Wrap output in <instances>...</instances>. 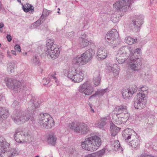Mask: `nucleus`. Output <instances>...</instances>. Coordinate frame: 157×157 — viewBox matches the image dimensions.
Masks as SVG:
<instances>
[{
	"label": "nucleus",
	"instance_id": "1",
	"mask_svg": "<svg viewBox=\"0 0 157 157\" xmlns=\"http://www.w3.org/2000/svg\"><path fill=\"white\" fill-rule=\"evenodd\" d=\"M40 101L38 98L33 97L28 103V113H26L19 109L14 111L11 117L13 121L18 124H23L29 119L34 121V112L39 108Z\"/></svg>",
	"mask_w": 157,
	"mask_h": 157
},
{
	"label": "nucleus",
	"instance_id": "2",
	"mask_svg": "<svg viewBox=\"0 0 157 157\" xmlns=\"http://www.w3.org/2000/svg\"><path fill=\"white\" fill-rule=\"evenodd\" d=\"M101 145V139L95 135L86 138L85 141L82 143L81 146L83 149L92 151L96 150Z\"/></svg>",
	"mask_w": 157,
	"mask_h": 157
},
{
	"label": "nucleus",
	"instance_id": "3",
	"mask_svg": "<svg viewBox=\"0 0 157 157\" xmlns=\"http://www.w3.org/2000/svg\"><path fill=\"white\" fill-rule=\"evenodd\" d=\"M38 120V125L42 128H50L55 125L53 118L48 113H41L39 115Z\"/></svg>",
	"mask_w": 157,
	"mask_h": 157
},
{
	"label": "nucleus",
	"instance_id": "4",
	"mask_svg": "<svg viewBox=\"0 0 157 157\" xmlns=\"http://www.w3.org/2000/svg\"><path fill=\"white\" fill-rule=\"evenodd\" d=\"M68 126L75 132L80 133L82 134H86L90 131L88 125L83 122L81 123L76 121L72 122L70 123Z\"/></svg>",
	"mask_w": 157,
	"mask_h": 157
},
{
	"label": "nucleus",
	"instance_id": "5",
	"mask_svg": "<svg viewBox=\"0 0 157 157\" xmlns=\"http://www.w3.org/2000/svg\"><path fill=\"white\" fill-rule=\"evenodd\" d=\"M5 81H6V83L7 87L14 92H19L21 90H23L25 87L23 82L16 79L6 78Z\"/></svg>",
	"mask_w": 157,
	"mask_h": 157
},
{
	"label": "nucleus",
	"instance_id": "6",
	"mask_svg": "<svg viewBox=\"0 0 157 157\" xmlns=\"http://www.w3.org/2000/svg\"><path fill=\"white\" fill-rule=\"evenodd\" d=\"M84 71L80 69H77L74 71H69L67 72V77L73 82L79 83L82 82L84 78Z\"/></svg>",
	"mask_w": 157,
	"mask_h": 157
},
{
	"label": "nucleus",
	"instance_id": "7",
	"mask_svg": "<svg viewBox=\"0 0 157 157\" xmlns=\"http://www.w3.org/2000/svg\"><path fill=\"white\" fill-rule=\"evenodd\" d=\"M134 0H118L113 4V8L118 10H122L126 12L131 9V6Z\"/></svg>",
	"mask_w": 157,
	"mask_h": 157
},
{
	"label": "nucleus",
	"instance_id": "8",
	"mask_svg": "<svg viewBox=\"0 0 157 157\" xmlns=\"http://www.w3.org/2000/svg\"><path fill=\"white\" fill-rule=\"evenodd\" d=\"M147 96L144 93L138 94L134 100V106L136 109H142L145 107L147 102Z\"/></svg>",
	"mask_w": 157,
	"mask_h": 157
},
{
	"label": "nucleus",
	"instance_id": "9",
	"mask_svg": "<svg viewBox=\"0 0 157 157\" xmlns=\"http://www.w3.org/2000/svg\"><path fill=\"white\" fill-rule=\"evenodd\" d=\"M129 52H130V50L128 46L123 47L119 49L116 56V59L119 63L122 64L126 60L128 61L129 60V56L127 58V56H124V55H125V54L127 55Z\"/></svg>",
	"mask_w": 157,
	"mask_h": 157
},
{
	"label": "nucleus",
	"instance_id": "10",
	"mask_svg": "<svg viewBox=\"0 0 157 157\" xmlns=\"http://www.w3.org/2000/svg\"><path fill=\"white\" fill-rule=\"evenodd\" d=\"M79 90L80 92L89 95L92 94L94 90L90 82L87 81L80 86Z\"/></svg>",
	"mask_w": 157,
	"mask_h": 157
},
{
	"label": "nucleus",
	"instance_id": "11",
	"mask_svg": "<svg viewBox=\"0 0 157 157\" xmlns=\"http://www.w3.org/2000/svg\"><path fill=\"white\" fill-rule=\"evenodd\" d=\"M118 37V33L116 29H114L106 35L105 39L108 43L114 45H115V47L117 45L115 44L116 41L117 40Z\"/></svg>",
	"mask_w": 157,
	"mask_h": 157
},
{
	"label": "nucleus",
	"instance_id": "12",
	"mask_svg": "<svg viewBox=\"0 0 157 157\" xmlns=\"http://www.w3.org/2000/svg\"><path fill=\"white\" fill-rule=\"evenodd\" d=\"M0 156L3 157L4 153L9 149L10 144L5 138L0 137Z\"/></svg>",
	"mask_w": 157,
	"mask_h": 157
},
{
	"label": "nucleus",
	"instance_id": "13",
	"mask_svg": "<svg viewBox=\"0 0 157 157\" xmlns=\"http://www.w3.org/2000/svg\"><path fill=\"white\" fill-rule=\"evenodd\" d=\"M122 135L125 141L128 142L130 139L135 137L136 134L132 129L128 128L122 132Z\"/></svg>",
	"mask_w": 157,
	"mask_h": 157
},
{
	"label": "nucleus",
	"instance_id": "14",
	"mask_svg": "<svg viewBox=\"0 0 157 157\" xmlns=\"http://www.w3.org/2000/svg\"><path fill=\"white\" fill-rule=\"evenodd\" d=\"M84 55L82 54L80 56H75L72 60L73 63L78 65H82L87 63L88 62Z\"/></svg>",
	"mask_w": 157,
	"mask_h": 157
},
{
	"label": "nucleus",
	"instance_id": "15",
	"mask_svg": "<svg viewBox=\"0 0 157 157\" xmlns=\"http://www.w3.org/2000/svg\"><path fill=\"white\" fill-rule=\"evenodd\" d=\"M143 24V21L140 17H138L135 19L133 23L131 24L132 30L136 32H139L141 25Z\"/></svg>",
	"mask_w": 157,
	"mask_h": 157
},
{
	"label": "nucleus",
	"instance_id": "16",
	"mask_svg": "<svg viewBox=\"0 0 157 157\" xmlns=\"http://www.w3.org/2000/svg\"><path fill=\"white\" fill-rule=\"evenodd\" d=\"M59 49L56 47L50 49L48 51H46V54L47 56H50L52 59H54L57 58L60 54Z\"/></svg>",
	"mask_w": 157,
	"mask_h": 157
},
{
	"label": "nucleus",
	"instance_id": "17",
	"mask_svg": "<svg viewBox=\"0 0 157 157\" xmlns=\"http://www.w3.org/2000/svg\"><path fill=\"white\" fill-rule=\"evenodd\" d=\"M114 111L116 112L117 116L121 114L126 115V116H129L128 113L127 107L124 105L116 106L114 109Z\"/></svg>",
	"mask_w": 157,
	"mask_h": 157
},
{
	"label": "nucleus",
	"instance_id": "18",
	"mask_svg": "<svg viewBox=\"0 0 157 157\" xmlns=\"http://www.w3.org/2000/svg\"><path fill=\"white\" fill-rule=\"evenodd\" d=\"M132 64H130V68L134 71H138L141 68V62L140 59H136L133 61L130 60Z\"/></svg>",
	"mask_w": 157,
	"mask_h": 157
},
{
	"label": "nucleus",
	"instance_id": "19",
	"mask_svg": "<svg viewBox=\"0 0 157 157\" xmlns=\"http://www.w3.org/2000/svg\"><path fill=\"white\" fill-rule=\"evenodd\" d=\"M132 139V140L129 143V145L136 149H138L140 146V140L139 137L136 134L135 137Z\"/></svg>",
	"mask_w": 157,
	"mask_h": 157
},
{
	"label": "nucleus",
	"instance_id": "20",
	"mask_svg": "<svg viewBox=\"0 0 157 157\" xmlns=\"http://www.w3.org/2000/svg\"><path fill=\"white\" fill-rule=\"evenodd\" d=\"M47 141L49 144L55 146L57 138L53 132L48 133L47 136Z\"/></svg>",
	"mask_w": 157,
	"mask_h": 157
},
{
	"label": "nucleus",
	"instance_id": "21",
	"mask_svg": "<svg viewBox=\"0 0 157 157\" xmlns=\"http://www.w3.org/2000/svg\"><path fill=\"white\" fill-rule=\"evenodd\" d=\"M22 132H21L19 128H17L15 131L14 135V138L15 140L17 143H21L23 140Z\"/></svg>",
	"mask_w": 157,
	"mask_h": 157
},
{
	"label": "nucleus",
	"instance_id": "22",
	"mask_svg": "<svg viewBox=\"0 0 157 157\" xmlns=\"http://www.w3.org/2000/svg\"><path fill=\"white\" fill-rule=\"evenodd\" d=\"M97 56L101 59H105L107 56V51L103 47H100L99 48L97 52Z\"/></svg>",
	"mask_w": 157,
	"mask_h": 157
},
{
	"label": "nucleus",
	"instance_id": "23",
	"mask_svg": "<svg viewBox=\"0 0 157 157\" xmlns=\"http://www.w3.org/2000/svg\"><path fill=\"white\" fill-rule=\"evenodd\" d=\"M101 79L99 72L98 71H95L94 73L93 79L94 85L96 86H98L100 84Z\"/></svg>",
	"mask_w": 157,
	"mask_h": 157
},
{
	"label": "nucleus",
	"instance_id": "24",
	"mask_svg": "<svg viewBox=\"0 0 157 157\" xmlns=\"http://www.w3.org/2000/svg\"><path fill=\"white\" fill-rule=\"evenodd\" d=\"M105 149L104 148L99 151L88 154L85 157H101L105 152Z\"/></svg>",
	"mask_w": 157,
	"mask_h": 157
},
{
	"label": "nucleus",
	"instance_id": "25",
	"mask_svg": "<svg viewBox=\"0 0 157 157\" xmlns=\"http://www.w3.org/2000/svg\"><path fill=\"white\" fill-rule=\"evenodd\" d=\"M129 116H126L124 115V117L123 115L121 116L118 117L115 120V123L117 124H121L125 123L128 119Z\"/></svg>",
	"mask_w": 157,
	"mask_h": 157
},
{
	"label": "nucleus",
	"instance_id": "26",
	"mask_svg": "<svg viewBox=\"0 0 157 157\" xmlns=\"http://www.w3.org/2000/svg\"><path fill=\"white\" fill-rule=\"evenodd\" d=\"M84 54L85 57L86 58V60L87 62L89 59L92 58L94 55V51L91 48H90L87 50L85 52L83 53Z\"/></svg>",
	"mask_w": 157,
	"mask_h": 157
},
{
	"label": "nucleus",
	"instance_id": "27",
	"mask_svg": "<svg viewBox=\"0 0 157 157\" xmlns=\"http://www.w3.org/2000/svg\"><path fill=\"white\" fill-rule=\"evenodd\" d=\"M54 39L47 38L46 44V51H48L56 47L54 44Z\"/></svg>",
	"mask_w": 157,
	"mask_h": 157
},
{
	"label": "nucleus",
	"instance_id": "28",
	"mask_svg": "<svg viewBox=\"0 0 157 157\" xmlns=\"http://www.w3.org/2000/svg\"><path fill=\"white\" fill-rule=\"evenodd\" d=\"M123 97L125 99H129L132 97L133 94L131 91L128 89H124L122 93Z\"/></svg>",
	"mask_w": 157,
	"mask_h": 157
},
{
	"label": "nucleus",
	"instance_id": "29",
	"mask_svg": "<svg viewBox=\"0 0 157 157\" xmlns=\"http://www.w3.org/2000/svg\"><path fill=\"white\" fill-rule=\"evenodd\" d=\"M120 129V128L115 126L113 123L111 124L110 127V130L112 136H116L119 132Z\"/></svg>",
	"mask_w": 157,
	"mask_h": 157
},
{
	"label": "nucleus",
	"instance_id": "30",
	"mask_svg": "<svg viewBox=\"0 0 157 157\" xmlns=\"http://www.w3.org/2000/svg\"><path fill=\"white\" fill-rule=\"evenodd\" d=\"M17 151L14 148H12L10 150H7V151L4 153V156H6V157H13L17 154Z\"/></svg>",
	"mask_w": 157,
	"mask_h": 157
},
{
	"label": "nucleus",
	"instance_id": "31",
	"mask_svg": "<svg viewBox=\"0 0 157 157\" xmlns=\"http://www.w3.org/2000/svg\"><path fill=\"white\" fill-rule=\"evenodd\" d=\"M108 88H106L104 89L98 90L95 92L94 94L90 96L89 99H91L93 97L97 95L103 96L106 92L108 91Z\"/></svg>",
	"mask_w": 157,
	"mask_h": 157
},
{
	"label": "nucleus",
	"instance_id": "32",
	"mask_svg": "<svg viewBox=\"0 0 157 157\" xmlns=\"http://www.w3.org/2000/svg\"><path fill=\"white\" fill-rule=\"evenodd\" d=\"M140 50V48H137L135 50L134 52L132 55L129 56V60L133 61L136 59H140L139 58L138 55L139 54V52Z\"/></svg>",
	"mask_w": 157,
	"mask_h": 157
},
{
	"label": "nucleus",
	"instance_id": "33",
	"mask_svg": "<svg viewBox=\"0 0 157 157\" xmlns=\"http://www.w3.org/2000/svg\"><path fill=\"white\" fill-rule=\"evenodd\" d=\"M107 117H104L100 119L97 124V126L100 128H103L106 124Z\"/></svg>",
	"mask_w": 157,
	"mask_h": 157
},
{
	"label": "nucleus",
	"instance_id": "34",
	"mask_svg": "<svg viewBox=\"0 0 157 157\" xmlns=\"http://www.w3.org/2000/svg\"><path fill=\"white\" fill-rule=\"evenodd\" d=\"M21 4L22 5V8L24 12H27L31 11L32 13L34 12V7L30 4L27 3L26 8H25L22 4Z\"/></svg>",
	"mask_w": 157,
	"mask_h": 157
},
{
	"label": "nucleus",
	"instance_id": "35",
	"mask_svg": "<svg viewBox=\"0 0 157 157\" xmlns=\"http://www.w3.org/2000/svg\"><path fill=\"white\" fill-rule=\"evenodd\" d=\"M0 117L2 118H6L9 115L8 110L5 108H2V111H1Z\"/></svg>",
	"mask_w": 157,
	"mask_h": 157
},
{
	"label": "nucleus",
	"instance_id": "36",
	"mask_svg": "<svg viewBox=\"0 0 157 157\" xmlns=\"http://www.w3.org/2000/svg\"><path fill=\"white\" fill-rule=\"evenodd\" d=\"M79 44L81 48H84L87 46L89 44V42L88 40L86 39L81 40H79Z\"/></svg>",
	"mask_w": 157,
	"mask_h": 157
},
{
	"label": "nucleus",
	"instance_id": "37",
	"mask_svg": "<svg viewBox=\"0 0 157 157\" xmlns=\"http://www.w3.org/2000/svg\"><path fill=\"white\" fill-rule=\"evenodd\" d=\"M119 68L117 64H114L111 70L113 72V75L115 77L117 76L119 73Z\"/></svg>",
	"mask_w": 157,
	"mask_h": 157
},
{
	"label": "nucleus",
	"instance_id": "38",
	"mask_svg": "<svg viewBox=\"0 0 157 157\" xmlns=\"http://www.w3.org/2000/svg\"><path fill=\"white\" fill-rule=\"evenodd\" d=\"M15 64L13 62L9 63L7 65V70L10 73L12 72V70L14 69Z\"/></svg>",
	"mask_w": 157,
	"mask_h": 157
},
{
	"label": "nucleus",
	"instance_id": "39",
	"mask_svg": "<svg viewBox=\"0 0 157 157\" xmlns=\"http://www.w3.org/2000/svg\"><path fill=\"white\" fill-rule=\"evenodd\" d=\"M50 78H49V77H48L47 78H44L43 80V82H45L43 83V85L45 86H50L51 85V84H50Z\"/></svg>",
	"mask_w": 157,
	"mask_h": 157
},
{
	"label": "nucleus",
	"instance_id": "40",
	"mask_svg": "<svg viewBox=\"0 0 157 157\" xmlns=\"http://www.w3.org/2000/svg\"><path fill=\"white\" fill-rule=\"evenodd\" d=\"M32 62L35 65H38L40 66V63L39 59L37 56H35L33 58Z\"/></svg>",
	"mask_w": 157,
	"mask_h": 157
},
{
	"label": "nucleus",
	"instance_id": "41",
	"mask_svg": "<svg viewBox=\"0 0 157 157\" xmlns=\"http://www.w3.org/2000/svg\"><path fill=\"white\" fill-rule=\"evenodd\" d=\"M134 39L130 36L125 38V41L126 43L128 44H133Z\"/></svg>",
	"mask_w": 157,
	"mask_h": 157
},
{
	"label": "nucleus",
	"instance_id": "42",
	"mask_svg": "<svg viewBox=\"0 0 157 157\" xmlns=\"http://www.w3.org/2000/svg\"><path fill=\"white\" fill-rule=\"evenodd\" d=\"M51 12V11L47 10L45 9H43L42 14L45 16V19L48 16Z\"/></svg>",
	"mask_w": 157,
	"mask_h": 157
},
{
	"label": "nucleus",
	"instance_id": "43",
	"mask_svg": "<svg viewBox=\"0 0 157 157\" xmlns=\"http://www.w3.org/2000/svg\"><path fill=\"white\" fill-rule=\"evenodd\" d=\"M128 89L130 91H131L132 94H133L137 91V87L136 85H134L131 87L128 88Z\"/></svg>",
	"mask_w": 157,
	"mask_h": 157
},
{
	"label": "nucleus",
	"instance_id": "44",
	"mask_svg": "<svg viewBox=\"0 0 157 157\" xmlns=\"http://www.w3.org/2000/svg\"><path fill=\"white\" fill-rule=\"evenodd\" d=\"M43 21H42L40 19L36 21L33 23L32 25L34 28L40 25L43 22Z\"/></svg>",
	"mask_w": 157,
	"mask_h": 157
},
{
	"label": "nucleus",
	"instance_id": "45",
	"mask_svg": "<svg viewBox=\"0 0 157 157\" xmlns=\"http://www.w3.org/2000/svg\"><path fill=\"white\" fill-rule=\"evenodd\" d=\"M75 35V33L73 31H72L71 32L68 33L67 34V36L70 39H73L74 38Z\"/></svg>",
	"mask_w": 157,
	"mask_h": 157
},
{
	"label": "nucleus",
	"instance_id": "46",
	"mask_svg": "<svg viewBox=\"0 0 157 157\" xmlns=\"http://www.w3.org/2000/svg\"><path fill=\"white\" fill-rule=\"evenodd\" d=\"M113 145V147L115 148L118 149L120 147L119 142L118 140L114 141Z\"/></svg>",
	"mask_w": 157,
	"mask_h": 157
},
{
	"label": "nucleus",
	"instance_id": "47",
	"mask_svg": "<svg viewBox=\"0 0 157 157\" xmlns=\"http://www.w3.org/2000/svg\"><path fill=\"white\" fill-rule=\"evenodd\" d=\"M140 90L141 91L143 92H145L147 90V87H144V86H141L140 88Z\"/></svg>",
	"mask_w": 157,
	"mask_h": 157
},
{
	"label": "nucleus",
	"instance_id": "48",
	"mask_svg": "<svg viewBox=\"0 0 157 157\" xmlns=\"http://www.w3.org/2000/svg\"><path fill=\"white\" fill-rule=\"evenodd\" d=\"M14 49L17 51L20 52L21 51V49L20 46L18 44H16L14 47Z\"/></svg>",
	"mask_w": 157,
	"mask_h": 157
},
{
	"label": "nucleus",
	"instance_id": "49",
	"mask_svg": "<svg viewBox=\"0 0 157 157\" xmlns=\"http://www.w3.org/2000/svg\"><path fill=\"white\" fill-rule=\"evenodd\" d=\"M86 34H84L81 35V37H79L78 40H81L86 39Z\"/></svg>",
	"mask_w": 157,
	"mask_h": 157
},
{
	"label": "nucleus",
	"instance_id": "50",
	"mask_svg": "<svg viewBox=\"0 0 157 157\" xmlns=\"http://www.w3.org/2000/svg\"><path fill=\"white\" fill-rule=\"evenodd\" d=\"M6 38L7 39V40L8 41L10 42L12 40V38L11 37V36L10 35H7L6 36Z\"/></svg>",
	"mask_w": 157,
	"mask_h": 157
},
{
	"label": "nucleus",
	"instance_id": "51",
	"mask_svg": "<svg viewBox=\"0 0 157 157\" xmlns=\"http://www.w3.org/2000/svg\"><path fill=\"white\" fill-rule=\"evenodd\" d=\"M50 79H54L55 81V82H57V78H56V77L53 75H51V76H50Z\"/></svg>",
	"mask_w": 157,
	"mask_h": 157
},
{
	"label": "nucleus",
	"instance_id": "52",
	"mask_svg": "<svg viewBox=\"0 0 157 157\" xmlns=\"http://www.w3.org/2000/svg\"><path fill=\"white\" fill-rule=\"evenodd\" d=\"M89 106L90 108V109H91V112H92L93 113H94V109H93L92 107H93V105L91 104H90L89 103Z\"/></svg>",
	"mask_w": 157,
	"mask_h": 157
},
{
	"label": "nucleus",
	"instance_id": "53",
	"mask_svg": "<svg viewBox=\"0 0 157 157\" xmlns=\"http://www.w3.org/2000/svg\"><path fill=\"white\" fill-rule=\"evenodd\" d=\"M45 16H44V15H43L42 13L41 15V16L40 18V20H43V19H44V21H45V20L46 19H45Z\"/></svg>",
	"mask_w": 157,
	"mask_h": 157
},
{
	"label": "nucleus",
	"instance_id": "54",
	"mask_svg": "<svg viewBox=\"0 0 157 157\" xmlns=\"http://www.w3.org/2000/svg\"><path fill=\"white\" fill-rule=\"evenodd\" d=\"M7 56L8 57L10 58H12V56L10 54V52L9 51H8L7 52Z\"/></svg>",
	"mask_w": 157,
	"mask_h": 157
},
{
	"label": "nucleus",
	"instance_id": "55",
	"mask_svg": "<svg viewBox=\"0 0 157 157\" xmlns=\"http://www.w3.org/2000/svg\"><path fill=\"white\" fill-rule=\"evenodd\" d=\"M4 26V24L2 22H1L0 23V29L3 28Z\"/></svg>",
	"mask_w": 157,
	"mask_h": 157
},
{
	"label": "nucleus",
	"instance_id": "56",
	"mask_svg": "<svg viewBox=\"0 0 157 157\" xmlns=\"http://www.w3.org/2000/svg\"><path fill=\"white\" fill-rule=\"evenodd\" d=\"M11 53L13 55H15V56L16 55V52L12 50L11 51Z\"/></svg>",
	"mask_w": 157,
	"mask_h": 157
},
{
	"label": "nucleus",
	"instance_id": "57",
	"mask_svg": "<svg viewBox=\"0 0 157 157\" xmlns=\"http://www.w3.org/2000/svg\"><path fill=\"white\" fill-rule=\"evenodd\" d=\"M4 97H3L2 94H0V101L2 100Z\"/></svg>",
	"mask_w": 157,
	"mask_h": 157
},
{
	"label": "nucleus",
	"instance_id": "58",
	"mask_svg": "<svg viewBox=\"0 0 157 157\" xmlns=\"http://www.w3.org/2000/svg\"><path fill=\"white\" fill-rule=\"evenodd\" d=\"M114 17H113V20L114 21V22H117L118 21L119 19V18L118 17V19L117 18V19L116 20H114Z\"/></svg>",
	"mask_w": 157,
	"mask_h": 157
},
{
	"label": "nucleus",
	"instance_id": "59",
	"mask_svg": "<svg viewBox=\"0 0 157 157\" xmlns=\"http://www.w3.org/2000/svg\"><path fill=\"white\" fill-rule=\"evenodd\" d=\"M137 41V39H134V40H133V43L134 42H136Z\"/></svg>",
	"mask_w": 157,
	"mask_h": 157
},
{
	"label": "nucleus",
	"instance_id": "60",
	"mask_svg": "<svg viewBox=\"0 0 157 157\" xmlns=\"http://www.w3.org/2000/svg\"><path fill=\"white\" fill-rule=\"evenodd\" d=\"M18 2L21 3V0H17Z\"/></svg>",
	"mask_w": 157,
	"mask_h": 157
},
{
	"label": "nucleus",
	"instance_id": "61",
	"mask_svg": "<svg viewBox=\"0 0 157 157\" xmlns=\"http://www.w3.org/2000/svg\"><path fill=\"white\" fill-rule=\"evenodd\" d=\"M27 54V52H25L24 53V55H26Z\"/></svg>",
	"mask_w": 157,
	"mask_h": 157
},
{
	"label": "nucleus",
	"instance_id": "62",
	"mask_svg": "<svg viewBox=\"0 0 157 157\" xmlns=\"http://www.w3.org/2000/svg\"><path fill=\"white\" fill-rule=\"evenodd\" d=\"M39 157V155H37L35 157Z\"/></svg>",
	"mask_w": 157,
	"mask_h": 157
},
{
	"label": "nucleus",
	"instance_id": "63",
	"mask_svg": "<svg viewBox=\"0 0 157 157\" xmlns=\"http://www.w3.org/2000/svg\"><path fill=\"white\" fill-rule=\"evenodd\" d=\"M54 75H56V72H54Z\"/></svg>",
	"mask_w": 157,
	"mask_h": 157
},
{
	"label": "nucleus",
	"instance_id": "64",
	"mask_svg": "<svg viewBox=\"0 0 157 157\" xmlns=\"http://www.w3.org/2000/svg\"><path fill=\"white\" fill-rule=\"evenodd\" d=\"M57 12L58 13H60V12L59 11H58Z\"/></svg>",
	"mask_w": 157,
	"mask_h": 157
}]
</instances>
